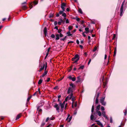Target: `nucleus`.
Segmentation results:
<instances>
[{
  "mask_svg": "<svg viewBox=\"0 0 127 127\" xmlns=\"http://www.w3.org/2000/svg\"><path fill=\"white\" fill-rule=\"evenodd\" d=\"M79 55L77 54H76L75 56L72 58V60L73 61V63H77L79 60Z\"/></svg>",
  "mask_w": 127,
  "mask_h": 127,
  "instance_id": "obj_1",
  "label": "nucleus"
},
{
  "mask_svg": "<svg viewBox=\"0 0 127 127\" xmlns=\"http://www.w3.org/2000/svg\"><path fill=\"white\" fill-rule=\"evenodd\" d=\"M125 0H124L123 2L122 5H121V6L120 9V16H122L123 14V10L124 8L123 5H124V3L125 2Z\"/></svg>",
  "mask_w": 127,
  "mask_h": 127,
  "instance_id": "obj_2",
  "label": "nucleus"
},
{
  "mask_svg": "<svg viewBox=\"0 0 127 127\" xmlns=\"http://www.w3.org/2000/svg\"><path fill=\"white\" fill-rule=\"evenodd\" d=\"M73 94H69V95L67 96L65 99V101H67L71 99L73 97Z\"/></svg>",
  "mask_w": 127,
  "mask_h": 127,
  "instance_id": "obj_3",
  "label": "nucleus"
},
{
  "mask_svg": "<svg viewBox=\"0 0 127 127\" xmlns=\"http://www.w3.org/2000/svg\"><path fill=\"white\" fill-rule=\"evenodd\" d=\"M71 87H69L67 92V93L69 94H73L72 93L73 92V90Z\"/></svg>",
  "mask_w": 127,
  "mask_h": 127,
  "instance_id": "obj_4",
  "label": "nucleus"
},
{
  "mask_svg": "<svg viewBox=\"0 0 127 127\" xmlns=\"http://www.w3.org/2000/svg\"><path fill=\"white\" fill-rule=\"evenodd\" d=\"M44 104V103L43 101H41L37 105V110H38L39 108L42 106Z\"/></svg>",
  "mask_w": 127,
  "mask_h": 127,
  "instance_id": "obj_5",
  "label": "nucleus"
},
{
  "mask_svg": "<svg viewBox=\"0 0 127 127\" xmlns=\"http://www.w3.org/2000/svg\"><path fill=\"white\" fill-rule=\"evenodd\" d=\"M66 6V4L64 3H63L61 5V7L62 8L63 11L65 10V7Z\"/></svg>",
  "mask_w": 127,
  "mask_h": 127,
  "instance_id": "obj_6",
  "label": "nucleus"
},
{
  "mask_svg": "<svg viewBox=\"0 0 127 127\" xmlns=\"http://www.w3.org/2000/svg\"><path fill=\"white\" fill-rule=\"evenodd\" d=\"M102 116L104 117L106 119H108V118L106 115V113L104 111H103L102 112Z\"/></svg>",
  "mask_w": 127,
  "mask_h": 127,
  "instance_id": "obj_7",
  "label": "nucleus"
},
{
  "mask_svg": "<svg viewBox=\"0 0 127 127\" xmlns=\"http://www.w3.org/2000/svg\"><path fill=\"white\" fill-rule=\"evenodd\" d=\"M26 3V2H25L22 3V8L24 10H25L27 8V7L24 4Z\"/></svg>",
  "mask_w": 127,
  "mask_h": 127,
  "instance_id": "obj_8",
  "label": "nucleus"
},
{
  "mask_svg": "<svg viewBox=\"0 0 127 127\" xmlns=\"http://www.w3.org/2000/svg\"><path fill=\"white\" fill-rule=\"evenodd\" d=\"M100 105H98V106H96V108L95 109L96 111H99L100 109Z\"/></svg>",
  "mask_w": 127,
  "mask_h": 127,
  "instance_id": "obj_9",
  "label": "nucleus"
},
{
  "mask_svg": "<svg viewBox=\"0 0 127 127\" xmlns=\"http://www.w3.org/2000/svg\"><path fill=\"white\" fill-rule=\"evenodd\" d=\"M96 122H97V124L99 125L100 126H103L102 124L98 120L96 121Z\"/></svg>",
  "mask_w": 127,
  "mask_h": 127,
  "instance_id": "obj_10",
  "label": "nucleus"
},
{
  "mask_svg": "<svg viewBox=\"0 0 127 127\" xmlns=\"http://www.w3.org/2000/svg\"><path fill=\"white\" fill-rule=\"evenodd\" d=\"M105 98V97H103L102 98H101L100 101V103L102 102H103L104 101Z\"/></svg>",
  "mask_w": 127,
  "mask_h": 127,
  "instance_id": "obj_11",
  "label": "nucleus"
},
{
  "mask_svg": "<svg viewBox=\"0 0 127 127\" xmlns=\"http://www.w3.org/2000/svg\"><path fill=\"white\" fill-rule=\"evenodd\" d=\"M47 71H45L44 73L41 76H40V77H43L46 74H47Z\"/></svg>",
  "mask_w": 127,
  "mask_h": 127,
  "instance_id": "obj_12",
  "label": "nucleus"
},
{
  "mask_svg": "<svg viewBox=\"0 0 127 127\" xmlns=\"http://www.w3.org/2000/svg\"><path fill=\"white\" fill-rule=\"evenodd\" d=\"M47 32V29L46 27H45L44 30V33L45 35H46Z\"/></svg>",
  "mask_w": 127,
  "mask_h": 127,
  "instance_id": "obj_13",
  "label": "nucleus"
},
{
  "mask_svg": "<svg viewBox=\"0 0 127 127\" xmlns=\"http://www.w3.org/2000/svg\"><path fill=\"white\" fill-rule=\"evenodd\" d=\"M96 112L97 114V115L99 116H101V112L100 111H96Z\"/></svg>",
  "mask_w": 127,
  "mask_h": 127,
  "instance_id": "obj_14",
  "label": "nucleus"
},
{
  "mask_svg": "<svg viewBox=\"0 0 127 127\" xmlns=\"http://www.w3.org/2000/svg\"><path fill=\"white\" fill-rule=\"evenodd\" d=\"M72 103H74L75 101V97L73 96V97H72Z\"/></svg>",
  "mask_w": 127,
  "mask_h": 127,
  "instance_id": "obj_15",
  "label": "nucleus"
},
{
  "mask_svg": "<svg viewBox=\"0 0 127 127\" xmlns=\"http://www.w3.org/2000/svg\"><path fill=\"white\" fill-rule=\"evenodd\" d=\"M56 40H58L60 38H59V34H57L56 35Z\"/></svg>",
  "mask_w": 127,
  "mask_h": 127,
  "instance_id": "obj_16",
  "label": "nucleus"
},
{
  "mask_svg": "<svg viewBox=\"0 0 127 127\" xmlns=\"http://www.w3.org/2000/svg\"><path fill=\"white\" fill-rule=\"evenodd\" d=\"M107 84V82H106L105 83V82H103V87L104 88H105L106 87V86Z\"/></svg>",
  "mask_w": 127,
  "mask_h": 127,
  "instance_id": "obj_17",
  "label": "nucleus"
},
{
  "mask_svg": "<svg viewBox=\"0 0 127 127\" xmlns=\"http://www.w3.org/2000/svg\"><path fill=\"white\" fill-rule=\"evenodd\" d=\"M66 34H67V36H71L72 35V34L70 33V31L68 32H67Z\"/></svg>",
  "mask_w": 127,
  "mask_h": 127,
  "instance_id": "obj_18",
  "label": "nucleus"
},
{
  "mask_svg": "<svg viewBox=\"0 0 127 127\" xmlns=\"http://www.w3.org/2000/svg\"><path fill=\"white\" fill-rule=\"evenodd\" d=\"M69 85L72 89H73L75 87V86L72 83L70 84Z\"/></svg>",
  "mask_w": 127,
  "mask_h": 127,
  "instance_id": "obj_19",
  "label": "nucleus"
},
{
  "mask_svg": "<svg viewBox=\"0 0 127 127\" xmlns=\"http://www.w3.org/2000/svg\"><path fill=\"white\" fill-rule=\"evenodd\" d=\"M77 80L76 81V82L78 83L79 82L81 81V79L79 77H77Z\"/></svg>",
  "mask_w": 127,
  "mask_h": 127,
  "instance_id": "obj_20",
  "label": "nucleus"
},
{
  "mask_svg": "<svg viewBox=\"0 0 127 127\" xmlns=\"http://www.w3.org/2000/svg\"><path fill=\"white\" fill-rule=\"evenodd\" d=\"M85 30L86 31V32L88 33L89 32V29L88 28H86L85 29Z\"/></svg>",
  "mask_w": 127,
  "mask_h": 127,
  "instance_id": "obj_21",
  "label": "nucleus"
},
{
  "mask_svg": "<svg viewBox=\"0 0 127 127\" xmlns=\"http://www.w3.org/2000/svg\"><path fill=\"white\" fill-rule=\"evenodd\" d=\"M43 80L42 79H40L39 81L38 84L39 85L40 84L42 83Z\"/></svg>",
  "mask_w": 127,
  "mask_h": 127,
  "instance_id": "obj_22",
  "label": "nucleus"
},
{
  "mask_svg": "<svg viewBox=\"0 0 127 127\" xmlns=\"http://www.w3.org/2000/svg\"><path fill=\"white\" fill-rule=\"evenodd\" d=\"M99 93H97L95 95V97H96V98L98 99V97L99 96Z\"/></svg>",
  "mask_w": 127,
  "mask_h": 127,
  "instance_id": "obj_23",
  "label": "nucleus"
},
{
  "mask_svg": "<svg viewBox=\"0 0 127 127\" xmlns=\"http://www.w3.org/2000/svg\"><path fill=\"white\" fill-rule=\"evenodd\" d=\"M20 117L21 115H20V114L16 116V120H17L18 119L20 118Z\"/></svg>",
  "mask_w": 127,
  "mask_h": 127,
  "instance_id": "obj_24",
  "label": "nucleus"
},
{
  "mask_svg": "<svg viewBox=\"0 0 127 127\" xmlns=\"http://www.w3.org/2000/svg\"><path fill=\"white\" fill-rule=\"evenodd\" d=\"M67 36H65L64 38H61L60 39V40H62L63 41H64L65 39H66V38H67Z\"/></svg>",
  "mask_w": 127,
  "mask_h": 127,
  "instance_id": "obj_25",
  "label": "nucleus"
},
{
  "mask_svg": "<svg viewBox=\"0 0 127 127\" xmlns=\"http://www.w3.org/2000/svg\"><path fill=\"white\" fill-rule=\"evenodd\" d=\"M127 109L124 110L123 112L124 114V115L125 116L127 114Z\"/></svg>",
  "mask_w": 127,
  "mask_h": 127,
  "instance_id": "obj_26",
  "label": "nucleus"
},
{
  "mask_svg": "<svg viewBox=\"0 0 127 127\" xmlns=\"http://www.w3.org/2000/svg\"><path fill=\"white\" fill-rule=\"evenodd\" d=\"M60 105L61 106V107L62 109H63L64 108V105L62 104L61 103H60Z\"/></svg>",
  "mask_w": 127,
  "mask_h": 127,
  "instance_id": "obj_27",
  "label": "nucleus"
},
{
  "mask_svg": "<svg viewBox=\"0 0 127 127\" xmlns=\"http://www.w3.org/2000/svg\"><path fill=\"white\" fill-rule=\"evenodd\" d=\"M45 66V64H44L43 65L41 66V68H40L41 69V70H43L44 69V68Z\"/></svg>",
  "mask_w": 127,
  "mask_h": 127,
  "instance_id": "obj_28",
  "label": "nucleus"
},
{
  "mask_svg": "<svg viewBox=\"0 0 127 127\" xmlns=\"http://www.w3.org/2000/svg\"><path fill=\"white\" fill-rule=\"evenodd\" d=\"M78 12H79L81 14H82L83 13V12L82 11V9L81 8H79L78 10Z\"/></svg>",
  "mask_w": 127,
  "mask_h": 127,
  "instance_id": "obj_29",
  "label": "nucleus"
},
{
  "mask_svg": "<svg viewBox=\"0 0 127 127\" xmlns=\"http://www.w3.org/2000/svg\"><path fill=\"white\" fill-rule=\"evenodd\" d=\"M94 116L92 114L91 116V117H90V118H91V120H93V119H94Z\"/></svg>",
  "mask_w": 127,
  "mask_h": 127,
  "instance_id": "obj_30",
  "label": "nucleus"
},
{
  "mask_svg": "<svg viewBox=\"0 0 127 127\" xmlns=\"http://www.w3.org/2000/svg\"><path fill=\"white\" fill-rule=\"evenodd\" d=\"M101 103V104L103 105V106H105L106 105V102L105 101H103Z\"/></svg>",
  "mask_w": 127,
  "mask_h": 127,
  "instance_id": "obj_31",
  "label": "nucleus"
},
{
  "mask_svg": "<svg viewBox=\"0 0 127 127\" xmlns=\"http://www.w3.org/2000/svg\"><path fill=\"white\" fill-rule=\"evenodd\" d=\"M94 105H93L92 106V110H91V112L92 113H93L94 112Z\"/></svg>",
  "mask_w": 127,
  "mask_h": 127,
  "instance_id": "obj_32",
  "label": "nucleus"
},
{
  "mask_svg": "<svg viewBox=\"0 0 127 127\" xmlns=\"http://www.w3.org/2000/svg\"><path fill=\"white\" fill-rule=\"evenodd\" d=\"M37 110L38 111L39 114V112H41L42 111V110L41 109L39 108L38 110H37Z\"/></svg>",
  "mask_w": 127,
  "mask_h": 127,
  "instance_id": "obj_33",
  "label": "nucleus"
},
{
  "mask_svg": "<svg viewBox=\"0 0 127 127\" xmlns=\"http://www.w3.org/2000/svg\"><path fill=\"white\" fill-rule=\"evenodd\" d=\"M101 111H104L105 110L104 107L103 106H101Z\"/></svg>",
  "mask_w": 127,
  "mask_h": 127,
  "instance_id": "obj_34",
  "label": "nucleus"
},
{
  "mask_svg": "<svg viewBox=\"0 0 127 127\" xmlns=\"http://www.w3.org/2000/svg\"><path fill=\"white\" fill-rule=\"evenodd\" d=\"M60 20L61 23H64L65 22V21L63 20L62 19H60Z\"/></svg>",
  "mask_w": 127,
  "mask_h": 127,
  "instance_id": "obj_35",
  "label": "nucleus"
},
{
  "mask_svg": "<svg viewBox=\"0 0 127 127\" xmlns=\"http://www.w3.org/2000/svg\"><path fill=\"white\" fill-rule=\"evenodd\" d=\"M97 48V47L96 46H95L94 48V49L93 50V51H95L96 50Z\"/></svg>",
  "mask_w": 127,
  "mask_h": 127,
  "instance_id": "obj_36",
  "label": "nucleus"
},
{
  "mask_svg": "<svg viewBox=\"0 0 127 127\" xmlns=\"http://www.w3.org/2000/svg\"><path fill=\"white\" fill-rule=\"evenodd\" d=\"M73 27L69 26L68 27V29L69 30H70L72 29Z\"/></svg>",
  "mask_w": 127,
  "mask_h": 127,
  "instance_id": "obj_37",
  "label": "nucleus"
},
{
  "mask_svg": "<svg viewBox=\"0 0 127 127\" xmlns=\"http://www.w3.org/2000/svg\"><path fill=\"white\" fill-rule=\"evenodd\" d=\"M45 123L44 122H42L41 124V127H43L44 126V125H45Z\"/></svg>",
  "mask_w": 127,
  "mask_h": 127,
  "instance_id": "obj_38",
  "label": "nucleus"
},
{
  "mask_svg": "<svg viewBox=\"0 0 127 127\" xmlns=\"http://www.w3.org/2000/svg\"><path fill=\"white\" fill-rule=\"evenodd\" d=\"M98 99L96 98L95 99V103L96 104H98Z\"/></svg>",
  "mask_w": 127,
  "mask_h": 127,
  "instance_id": "obj_39",
  "label": "nucleus"
},
{
  "mask_svg": "<svg viewBox=\"0 0 127 127\" xmlns=\"http://www.w3.org/2000/svg\"><path fill=\"white\" fill-rule=\"evenodd\" d=\"M71 80H72V81H74L75 80L76 78L75 77H72V79Z\"/></svg>",
  "mask_w": 127,
  "mask_h": 127,
  "instance_id": "obj_40",
  "label": "nucleus"
},
{
  "mask_svg": "<svg viewBox=\"0 0 127 127\" xmlns=\"http://www.w3.org/2000/svg\"><path fill=\"white\" fill-rule=\"evenodd\" d=\"M53 14L51 13V14L49 15V18H51V17H53Z\"/></svg>",
  "mask_w": 127,
  "mask_h": 127,
  "instance_id": "obj_41",
  "label": "nucleus"
},
{
  "mask_svg": "<svg viewBox=\"0 0 127 127\" xmlns=\"http://www.w3.org/2000/svg\"><path fill=\"white\" fill-rule=\"evenodd\" d=\"M62 31V30L61 29H59L58 30V32L59 33H61V32Z\"/></svg>",
  "mask_w": 127,
  "mask_h": 127,
  "instance_id": "obj_42",
  "label": "nucleus"
},
{
  "mask_svg": "<svg viewBox=\"0 0 127 127\" xmlns=\"http://www.w3.org/2000/svg\"><path fill=\"white\" fill-rule=\"evenodd\" d=\"M62 15L64 17H65L66 16V14L65 13H64L62 14Z\"/></svg>",
  "mask_w": 127,
  "mask_h": 127,
  "instance_id": "obj_43",
  "label": "nucleus"
},
{
  "mask_svg": "<svg viewBox=\"0 0 127 127\" xmlns=\"http://www.w3.org/2000/svg\"><path fill=\"white\" fill-rule=\"evenodd\" d=\"M76 19L77 21H79L80 20V19L77 17H76Z\"/></svg>",
  "mask_w": 127,
  "mask_h": 127,
  "instance_id": "obj_44",
  "label": "nucleus"
},
{
  "mask_svg": "<svg viewBox=\"0 0 127 127\" xmlns=\"http://www.w3.org/2000/svg\"><path fill=\"white\" fill-rule=\"evenodd\" d=\"M77 105V102H74V106L75 107H76Z\"/></svg>",
  "mask_w": 127,
  "mask_h": 127,
  "instance_id": "obj_45",
  "label": "nucleus"
},
{
  "mask_svg": "<svg viewBox=\"0 0 127 127\" xmlns=\"http://www.w3.org/2000/svg\"><path fill=\"white\" fill-rule=\"evenodd\" d=\"M110 123H113L112 119L111 117H110Z\"/></svg>",
  "mask_w": 127,
  "mask_h": 127,
  "instance_id": "obj_46",
  "label": "nucleus"
},
{
  "mask_svg": "<svg viewBox=\"0 0 127 127\" xmlns=\"http://www.w3.org/2000/svg\"><path fill=\"white\" fill-rule=\"evenodd\" d=\"M60 107L59 106H58L57 107V108H56V110H57V111H59L60 110Z\"/></svg>",
  "mask_w": 127,
  "mask_h": 127,
  "instance_id": "obj_47",
  "label": "nucleus"
},
{
  "mask_svg": "<svg viewBox=\"0 0 127 127\" xmlns=\"http://www.w3.org/2000/svg\"><path fill=\"white\" fill-rule=\"evenodd\" d=\"M64 11H60L59 12V14H63V12Z\"/></svg>",
  "mask_w": 127,
  "mask_h": 127,
  "instance_id": "obj_48",
  "label": "nucleus"
},
{
  "mask_svg": "<svg viewBox=\"0 0 127 127\" xmlns=\"http://www.w3.org/2000/svg\"><path fill=\"white\" fill-rule=\"evenodd\" d=\"M31 97H28L27 99V101H29L30 99H31Z\"/></svg>",
  "mask_w": 127,
  "mask_h": 127,
  "instance_id": "obj_49",
  "label": "nucleus"
},
{
  "mask_svg": "<svg viewBox=\"0 0 127 127\" xmlns=\"http://www.w3.org/2000/svg\"><path fill=\"white\" fill-rule=\"evenodd\" d=\"M72 117L71 116L69 118V120H68V122H70V121L71 120V119H72Z\"/></svg>",
  "mask_w": 127,
  "mask_h": 127,
  "instance_id": "obj_50",
  "label": "nucleus"
},
{
  "mask_svg": "<svg viewBox=\"0 0 127 127\" xmlns=\"http://www.w3.org/2000/svg\"><path fill=\"white\" fill-rule=\"evenodd\" d=\"M51 37L52 38H54L55 37V35L54 34H52L51 35Z\"/></svg>",
  "mask_w": 127,
  "mask_h": 127,
  "instance_id": "obj_51",
  "label": "nucleus"
},
{
  "mask_svg": "<svg viewBox=\"0 0 127 127\" xmlns=\"http://www.w3.org/2000/svg\"><path fill=\"white\" fill-rule=\"evenodd\" d=\"M50 78H47V79L46 80V81L47 82H49L50 81Z\"/></svg>",
  "mask_w": 127,
  "mask_h": 127,
  "instance_id": "obj_52",
  "label": "nucleus"
},
{
  "mask_svg": "<svg viewBox=\"0 0 127 127\" xmlns=\"http://www.w3.org/2000/svg\"><path fill=\"white\" fill-rule=\"evenodd\" d=\"M117 52V48L115 47L114 49V53H116Z\"/></svg>",
  "mask_w": 127,
  "mask_h": 127,
  "instance_id": "obj_53",
  "label": "nucleus"
},
{
  "mask_svg": "<svg viewBox=\"0 0 127 127\" xmlns=\"http://www.w3.org/2000/svg\"><path fill=\"white\" fill-rule=\"evenodd\" d=\"M84 67V65H82L80 66V68H81V69H83Z\"/></svg>",
  "mask_w": 127,
  "mask_h": 127,
  "instance_id": "obj_54",
  "label": "nucleus"
},
{
  "mask_svg": "<svg viewBox=\"0 0 127 127\" xmlns=\"http://www.w3.org/2000/svg\"><path fill=\"white\" fill-rule=\"evenodd\" d=\"M46 65L45 66V71L46 68H47V63L46 62Z\"/></svg>",
  "mask_w": 127,
  "mask_h": 127,
  "instance_id": "obj_55",
  "label": "nucleus"
},
{
  "mask_svg": "<svg viewBox=\"0 0 127 127\" xmlns=\"http://www.w3.org/2000/svg\"><path fill=\"white\" fill-rule=\"evenodd\" d=\"M104 78V76H103L102 78H101V79H100V81H101V80H102V82Z\"/></svg>",
  "mask_w": 127,
  "mask_h": 127,
  "instance_id": "obj_56",
  "label": "nucleus"
},
{
  "mask_svg": "<svg viewBox=\"0 0 127 127\" xmlns=\"http://www.w3.org/2000/svg\"><path fill=\"white\" fill-rule=\"evenodd\" d=\"M59 36L60 37H62L63 36V35L61 34V33H60V35H59Z\"/></svg>",
  "mask_w": 127,
  "mask_h": 127,
  "instance_id": "obj_57",
  "label": "nucleus"
},
{
  "mask_svg": "<svg viewBox=\"0 0 127 127\" xmlns=\"http://www.w3.org/2000/svg\"><path fill=\"white\" fill-rule=\"evenodd\" d=\"M66 23H69V20H68V19H67L66 20V22H65Z\"/></svg>",
  "mask_w": 127,
  "mask_h": 127,
  "instance_id": "obj_58",
  "label": "nucleus"
},
{
  "mask_svg": "<svg viewBox=\"0 0 127 127\" xmlns=\"http://www.w3.org/2000/svg\"><path fill=\"white\" fill-rule=\"evenodd\" d=\"M49 117H47V119H46V122H48V121L49 120Z\"/></svg>",
  "mask_w": 127,
  "mask_h": 127,
  "instance_id": "obj_59",
  "label": "nucleus"
},
{
  "mask_svg": "<svg viewBox=\"0 0 127 127\" xmlns=\"http://www.w3.org/2000/svg\"><path fill=\"white\" fill-rule=\"evenodd\" d=\"M58 104H56L55 105H54V107L56 108H57V107H58Z\"/></svg>",
  "mask_w": 127,
  "mask_h": 127,
  "instance_id": "obj_60",
  "label": "nucleus"
},
{
  "mask_svg": "<svg viewBox=\"0 0 127 127\" xmlns=\"http://www.w3.org/2000/svg\"><path fill=\"white\" fill-rule=\"evenodd\" d=\"M91 61V59H90L89 60V61L88 62V65H89L90 64V63Z\"/></svg>",
  "mask_w": 127,
  "mask_h": 127,
  "instance_id": "obj_61",
  "label": "nucleus"
},
{
  "mask_svg": "<svg viewBox=\"0 0 127 127\" xmlns=\"http://www.w3.org/2000/svg\"><path fill=\"white\" fill-rule=\"evenodd\" d=\"M76 43L77 44H78L79 43V41L78 39H77L76 40Z\"/></svg>",
  "mask_w": 127,
  "mask_h": 127,
  "instance_id": "obj_62",
  "label": "nucleus"
},
{
  "mask_svg": "<svg viewBox=\"0 0 127 127\" xmlns=\"http://www.w3.org/2000/svg\"><path fill=\"white\" fill-rule=\"evenodd\" d=\"M73 42H74L73 41H69L68 42V44L70 43H73Z\"/></svg>",
  "mask_w": 127,
  "mask_h": 127,
  "instance_id": "obj_63",
  "label": "nucleus"
},
{
  "mask_svg": "<svg viewBox=\"0 0 127 127\" xmlns=\"http://www.w3.org/2000/svg\"><path fill=\"white\" fill-rule=\"evenodd\" d=\"M38 2L37 1H35L34 2V3L35 5L37 4L38 3Z\"/></svg>",
  "mask_w": 127,
  "mask_h": 127,
  "instance_id": "obj_64",
  "label": "nucleus"
}]
</instances>
